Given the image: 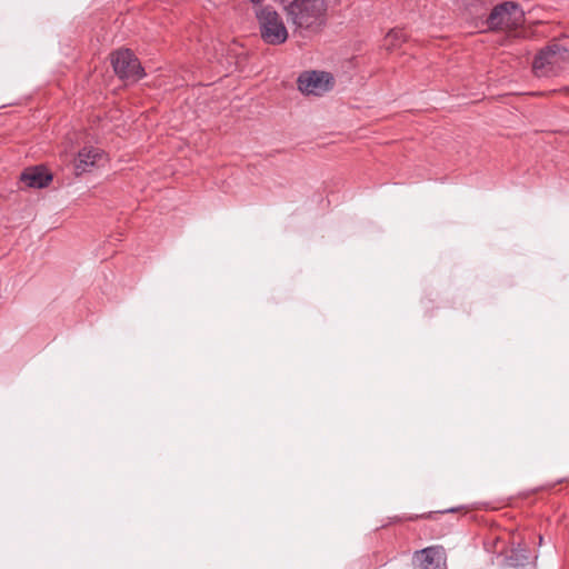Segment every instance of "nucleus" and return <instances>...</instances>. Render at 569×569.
Instances as JSON below:
<instances>
[{"mask_svg":"<svg viewBox=\"0 0 569 569\" xmlns=\"http://www.w3.org/2000/svg\"><path fill=\"white\" fill-rule=\"evenodd\" d=\"M326 0H292L284 11L299 31L318 32L326 23Z\"/></svg>","mask_w":569,"mask_h":569,"instance_id":"1","label":"nucleus"},{"mask_svg":"<svg viewBox=\"0 0 569 569\" xmlns=\"http://www.w3.org/2000/svg\"><path fill=\"white\" fill-rule=\"evenodd\" d=\"M261 39L271 46H279L287 41L288 29L277 10L272 6H259L254 9Z\"/></svg>","mask_w":569,"mask_h":569,"instance_id":"2","label":"nucleus"},{"mask_svg":"<svg viewBox=\"0 0 569 569\" xmlns=\"http://www.w3.org/2000/svg\"><path fill=\"white\" fill-rule=\"evenodd\" d=\"M568 60V49L557 42H552L540 50L535 57L532 71L539 78L557 76Z\"/></svg>","mask_w":569,"mask_h":569,"instance_id":"3","label":"nucleus"},{"mask_svg":"<svg viewBox=\"0 0 569 569\" xmlns=\"http://www.w3.org/2000/svg\"><path fill=\"white\" fill-rule=\"evenodd\" d=\"M525 13L515 2L507 1L492 9L487 24L489 29H516L522 24Z\"/></svg>","mask_w":569,"mask_h":569,"instance_id":"4","label":"nucleus"},{"mask_svg":"<svg viewBox=\"0 0 569 569\" xmlns=\"http://www.w3.org/2000/svg\"><path fill=\"white\" fill-rule=\"evenodd\" d=\"M114 73L127 82H137L144 76L139 59L129 49H121L111 54Z\"/></svg>","mask_w":569,"mask_h":569,"instance_id":"5","label":"nucleus"},{"mask_svg":"<svg viewBox=\"0 0 569 569\" xmlns=\"http://www.w3.org/2000/svg\"><path fill=\"white\" fill-rule=\"evenodd\" d=\"M333 78L325 71H306L298 78V87L302 93L321 96L331 89Z\"/></svg>","mask_w":569,"mask_h":569,"instance_id":"6","label":"nucleus"},{"mask_svg":"<svg viewBox=\"0 0 569 569\" xmlns=\"http://www.w3.org/2000/svg\"><path fill=\"white\" fill-rule=\"evenodd\" d=\"M413 562L417 569H446V553L440 546L428 547L415 552Z\"/></svg>","mask_w":569,"mask_h":569,"instance_id":"7","label":"nucleus"},{"mask_svg":"<svg viewBox=\"0 0 569 569\" xmlns=\"http://www.w3.org/2000/svg\"><path fill=\"white\" fill-rule=\"evenodd\" d=\"M104 161L106 154L101 149L94 147H84L79 151L78 157L74 160L76 173L79 176L88 172L92 168L99 167Z\"/></svg>","mask_w":569,"mask_h":569,"instance_id":"8","label":"nucleus"},{"mask_svg":"<svg viewBox=\"0 0 569 569\" xmlns=\"http://www.w3.org/2000/svg\"><path fill=\"white\" fill-rule=\"evenodd\" d=\"M51 179V174L42 167L28 168L21 173V181L30 188H43Z\"/></svg>","mask_w":569,"mask_h":569,"instance_id":"9","label":"nucleus"},{"mask_svg":"<svg viewBox=\"0 0 569 569\" xmlns=\"http://www.w3.org/2000/svg\"><path fill=\"white\" fill-rule=\"evenodd\" d=\"M408 37L402 29H391L383 39V47L388 51L396 50L407 41Z\"/></svg>","mask_w":569,"mask_h":569,"instance_id":"10","label":"nucleus"},{"mask_svg":"<svg viewBox=\"0 0 569 569\" xmlns=\"http://www.w3.org/2000/svg\"><path fill=\"white\" fill-rule=\"evenodd\" d=\"M249 2H251L252 4L259 7L261 6V3L264 1V0H248Z\"/></svg>","mask_w":569,"mask_h":569,"instance_id":"11","label":"nucleus"}]
</instances>
